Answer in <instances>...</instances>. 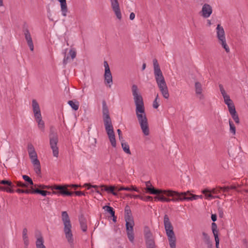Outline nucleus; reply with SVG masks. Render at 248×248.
Segmentation results:
<instances>
[{"instance_id": "nucleus-1", "label": "nucleus", "mask_w": 248, "mask_h": 248, "mask_svg": "<svg viewBox=\"0 0 248 248\" xmlns=\"http://www.w3.org/2000/svg\"><path fill=\"white\" fill-rule=\"evenodd\" d=\"M132 93L136 106V116L141 129L145 136H148L149 135V128L145 112L143 100L136 85L134 84L132 86Z\"/></svg>"}, {"instance_id": "nucleus-2", "label": "nucleus", "mask_w": 248, "mask_h": 248, "mask_svg": "<svg viewBox=\"0 0 248 248\" xmlns=\"http://www.w3.org/2000/svg\"><path fill=\"white\" fill-rule=\"evenodd\" d=\"M154 74L158 87L163 96L168 99L169 97L168 88L165 78L156 59L153 60Z\"/></svg>"}, {"instance_id": "nucleus-3", "label": "nucleus", "mask_w": 248, "mask_h": 248, "mask_svg": "<svg viewBox=\"0 0 248 248\" xmlns=\"http://www.w3.org/2000/svg\"><path fill=\"white\" fill-rule=\"evenodd\" d=\"M62 220L63 223V232L71 248H74V239L72 232V224L69 217L66 211L62 212Z\"/></svg>"}, {"instance_id": "nucleus-4", "label": "nucleus", "mask_w": 248, "mask_h": 248, "mask_svg": "<svg viewBox=\"0 0 248 248\" xmlns=\"http://www.w3.org/2000/svg\"><path fill=\"white\" fill-rule=\"evenodd\" d=\"M164 224L170 248H176V237L173 228L167 215L164 217Z\"/></svg>"}, {"instance_id": "nucleus-5", "label": "nucleus", "mask_w": 248, "mask_h": 248, "mask_svg": "<svg viewBox=\"0 0 248 248\" xmlns=\"http://www.w3.org/2000/svg\"><path fill=\"white\" fill-rule=\"evenodd\" d=\"M28 151L31 162L33 166V169L37 175L41 174V165L39 160L38 159L37 153L33 145L31 143L28 145Z\"/></svg>"}, {"instance_id": "nucleus-6", "label": "nucleus", "mask_w": 248, "mask_h": 248, "mask_svg": "<svg viewBox=\"0 0 248 248\" xmlns=\"http://www.w3.org/2000/svg\"><path fill=\"white\" fill-rule=\"evenodd\" d=\"M31 106L34 114V117L38 124V128L42 131H44L45 128V123L42 120L39 105L35 99H33L32 100Z\"/></svg>"}, {"instance_id": "nucleus-7", "label": "nucleus", "mask_w": 248, "mask_h": 248, "mask_svg": "<svg viewBox=\"0 0 248 248\" xmlns=\"http://www.w3.org/2000/svg\"><path fill=\"white\" fill-rule=\"evenodd\" d=\"M216 32L218 44L225 49L226 53H229L230 49L226 42L225 31L220 24L217 25Z\"/></svg>"}, {"instance_id": "nucleus-8", "label": "nucleus", "mask_w": 248, "mask_h": 248, "mask_svg": "<svg viewBox=\"0 0 248 248\" xmlns=\"http://www.w3.org/2000/svg\"><path fill=\"white\" fill-rule=\"evenodd\" d=\"M169 195V196L173 197L176 196L179 197V201H192L197 200L198 197L196 195H193L189 191L184 192H178L176 191L171 190V191L166 192Z\"/></svg>"}, {"instance_id": "nucleus-9", "label": "nucleus", "mask_w": 248, "mask_h": 248, "mask_svg": "<svg viewBox=\"0 0 248 248\" xmlns=\"http://www.w3.org/2000/svg\"><path fill=\"white\" fill-rule=\"evenodd\" d=\"M49 144L52 150L54 156L57 157L59 155V148L57 146L58 142V136L57 133L51 131L49 135Z\"/></svg>"}, {"instance_id": "nucleus-10", "label": "nucleus", "mask_w": 248, "mask_h": 248, "mask_svg": "<svg viewBox=\"0 0 248 248\" xmlns=\"http://www.w3.org/2000/svg\"><path fill=\"white\" fill-rule=\"evenodd\" d=\"M125 221L126 222L125 227L127 237L130 242L133 243L134 241V226L135 224L134 219H125Z\"/></svg>"}, {"instance_id": "nucleus-11", "label": "nucleus", "mask_w": 248, "mask_h": 248, "mask_svg": "<svg viewBox=\"0 0 248 248\" xmlns=\"http://www.w3.org/2000/svg\"><path fill=\"white\" fill-rule=\"evenodd\" d=\"M104 66L105 67L104 78L105 83L108 84L110 87L112 84V77L110 71L109 67L107 61H104Z\"/></svg>"}, {"instance_id": "nucleus-12", "label": "nucleus", "mask_w": 248, "mask_h": 248, "mask_svg": "<svg viewBox=\"0 0 248 248\" xmlns=\"http://www.w3.org/2000/svg\"><path fill=\"white\" fill-rule=\"evenodd\" d=\"M111 7L114 13L117 18L119 20H121L122 18V14L120 10L119 3L118 0H109Z\"/></svg>"}, {"instance_id": "nucleus-13", "label": "nucleus", "mask_w": 248, "mask_h": 248, "mask_svg": "<svg viewBox=\"0 0 248 248\" xmlns=\"http://www.w3.org/2000/svg\"><path fill=\"white\" fill-rule=\"evenodd\" d=\"M23 31L25 36V39L27 42L28 45L30 47V50L31 51H33L34 50V46L29 29L27 28H24Z\"/></svg>"}, {"instance_id": "nucleus-14", "label": "nucleus", "mask_w": 248, "mask_h": 248, "mask_svg": "<svg viewBox=\"0 0 248 248\" xmlns=\"http://www.w3.org/2000/svg\"><path fill=\"white\" fill-rule=\"evenodd\" d=\"M143 233L145 242L155 239V237L149 227L147 226L144 227Z\"/></svg>"}, {"instance_id": "nucleus-15", "label": "nucleus", "mask_w": 248, "mask_h": 248, "mask_svg": "<svg viewBox=\"0 0 248 248\" xmlns=\"http://www.w3.org/2000/svg\"><path fill=\"white\" fill-rule=\"evenodd\" d=\"M201 13L203 17H209L212 13V7L208 4H204L202 6Z\"/></svg>"}, {"instance_id": "nucleus-16", "label": "nucleus", "mask_w": 248, "mask_h": 248, "mask_svg": "<svg viewBox=\"0 0 248 248\" xmlns=\"http://www.w3.org/2000/svg\"><path fill=\"white\" fill-rule=\"evenodd\" d=\"M220 92L224 98V102L226 105L232 103V101L230 99V96L228 95L224 90L223 86L221 84L219 85Z\"/></svg>"}, {"instance_id": "nucleus-17", "label": "nucleus", "mask_w": 248, "mask_h": 248, "mask_svg": "<svg viewBox=\"0 0 248 248\" xmlns=\"http://www.w3.org/2000/svg\"><path fill=\"white\" fill-rule=\"evenodd\" d=\"M147 191L152 194H164L169 196V195L166 192L171 191L170 190H159L156 189L154 187H147Z\"/></svg>"}, {"instance_id": "nucleus-18", "label": "nucleus", "mask_w": 248, "mask_h": 248, "mask_svg": "<svg viewBox=\"0 0 248 248\" xmlns=\"http://www.w3.org/2000/svg\"><path fill=\"white\" fill-rule=\"evenodd\" d=\"M102 113L103 120L110 119L108 108L105 100L102 101Z\"/></svg>"}, {"instance_id": "nucleus-19", "label": "nucleus", "mask_w": 248, "mask_h": 248, "mask_svg": "<svg viewBox=\"0 0 248 248\" xmlns=\"http://www.w3.org/2000/svg\"><path fill=\"white\" fill-rule=\"evenodd\" d=\"M105 129L107 134L114 132L111 119L104 120Z\"/></svg>"}, {"instance_id": "nucleus-20", "label": "nucleus", "mask_w": 248, "mask_h": 248, "mask_svg": "<svg viewBox=\"0 0 248 248\" xmlns=\"http://www.w3.org/2000/svg\"><path fill=\"white\" fill-rule=\"evenodd\" d=\"M61 5V10L62 16H66L68 12V8L66 0H58Z\"/></svg>"}, {"instance_id": "nucleus-21", "label": "nucleus", "mask_w": 248, "mask_h": 248, "mask_svg": "<svg viewBox=\"0 0 248 248\" xmlns=\"http://www.w3.org/2000/svg\"><path fill=\"white\" fill-rule=\"evenodd\" d=\"M100 187H102L101 190L102 191L105 190L108 192V193H111L113 195L115 196L118 195L117 193L114 191L115 187L114 186H110L109 187H108L107 186L105 185H101Z\"/></svg>"}, {"instance_id": "nucleus-22", "label": "nucleus", "mask_w": 248, "mask_h": 248, "mask_svg": "<svg viewBox=\"0 0 248 248\" xmlns=\"http://www.w3.org/2000/svg\"><path fill=\"white\" fill-rule=\"evenodd\" d=\"M67 187L68 186H67V185L64 186L62 190H60L57 193L63 196H72L73 195L74 192L68 191L67 189Z\"/></svg>"}, {"instance_id": "nucleus-23", "label": "nucleus", "mask_w": 248, "mask_h": 248, "mask_svg": "<svg viewBox=\"0 0 248 248\" xmlns=\"http://www.w3.org/2000/svg\"><path fill=\"white\" fill-rule=\"evenodd\" d=\"M133 218L131 211L130 207L128 205H126L124 208V219H132Z\"/></svg>"}, {"instance_id": "nucleus-24", "label": "nucleus", "mask_w": 248, "mask_h": 248, "mask_svg": "<svg viewBox=\"0 0 248 248\" xmlns=\"http://www.w3.org/2000/svg\"><path fill=\"white\" fill-rule=\"evenodd\" d=\"M36 246L37 248H46L44 245V239L42 236H40L37 238Z\"/></svg>"}, {"instance_id": "nucleus-25", "label": "nucleus", "mask_w": 248, "mask_h": 248, "mask_svg": "<svg viewBox=\"0 0 248 248\" xmlns=\"http://www.w3.org/2000/svg\"><path fill=\"white\" fill-rule=\"evenodd\" d=\"M79 223L80 225V228L82 231L84 232H86L87 229V226L86 224V220L83 217H81L79 218Z\"/></svg>"}, {"instance_id": "nucleus-26", "label": "nucleus", "mask_w": 248, "mask_h": 248, "mask_svg": "<svg viewBox=\"0 0 248 248\" xmlns=\"http://www.w3.org/2000/svg\"><path fill=\"white\" fill-rule=\"evenodd\" d=\"M195 89L196 94H201V93L202 92L203 90L202 84L198 81L195 82Z\"/></svg>"}, {"instance_id": "nucleus-27", "label": "nucleus", "mask_w": 248, "mask_h": 248, "mask_svg": "<svg viewBox=\"0 0 248 248\" xmlns=\"http://www.w3.org/2000/svg\"><path fill=\"white\" fill-rule=\"evenodd\" d=\"M202 193L205 194L206 198L208 199H215L220 198L219 196H214L212 193H210V190L205 189L202 191Z\"/></svg>"}, {"instance_id": "nucleus-28", "label": "nucleus", "mask_w": 248, "mask_h": 248, "mask_svg": "<svg viewBox=\"0 0 248 248\" xmlns=\"http://www.w3.org/2000/svg\"><path fill=\"white\" fill-rule=\"evenodd\" d=\"M108 135L112 146L115 147L116 146V142L114 132L108 134Z\"/></svg>"}, {"instance_id": "nucleus-29", "label": "nucleus", "mask_w": 248, "mask_h": 248, "mask_svg": "<svg viewBox=\"0 0 248 248\" xmlns=\"http://www.w3.org/2000/svg\"><path fill=\"white\" fill-rule=\"evenodd\" d=\"M118 191L126 190V191H135L139 192V190L135 186H132L130 187L121 186L118 189Z\"/></svg>"}, {"instance_id": "nucleus-30", "label": "nucleus", "mask_w": 248, "mask_h": 248, "mask_svg": "<svg viewBox=\"0 0 248 248\" xmlns=\"http://www.w3.org/2000/svg\"><path fill=\"white\" fill-rule=\"evenodd\" d=\"M202 235L203 236V239L205 243L209 246H212V242L211 241L210 237L208 235V234L205 232H202Z\"/></svg>"}, {"instance_id": "nucleus-31", "label": "nucleus", "mask_w": 248, "mask_h": 248, "mask_svg": "<svg viewBox=\"0 0 248 248\" xmlns=\"http://www.w3.org/2000/svg\"><path fill=\"white\" fill-rule=\"evenodd\" d=\"M122 147L123 151L128 155H131V151L129 149V146L127 143L125 142H122Z\"/></svg>"}, {"instance_id": "nucleus-32", "label": "nucleus", "mask_w": 248, "mask_h": 248, "mask_svg": "<svg viewBox=\"0 0 248 248\" xmlns=\"http://www.w3.org/2000/svg\"><path fill=\"white\" fill-rule=\"evenodd\" d=\"M31 193H37V194H41V195H42L43 196H46L47 195L50 194V192L47 191L40 190L39 189H36L34 190H32L31 192Z\"/></svg>"}, {"instance_id": "nucleus-33", "label": "nucleus", "mask_w": 248, "mask_h": 248, "mask_svg": "<svg viewBox=\"0 0 248 248\" xmlns=\"http://www.w3.org/2000/svg\"><path fill=\"white\" fill-rule=\"evenodd\" d=\"M68 104L74 110H77L78 109L79 103L78 102L70 100L68 101Z\"/></svg>"}, {"instance_id": "nucleus-34", "label": "nucleus", "mask_w": 248, "mask_h": 248, "mask_svg": "<svg viewBox=\"0 0 248 248\" xmlns=\"http://www.w3.org/2000/svg\"><path fill=\"white\" fill-rule=\"evenodd\" d=\"M145 243L146 248H156L155 239L145 242Z\"/></svg>"}, {"instance_id": "nucleus-35", "label": "nucleus", "mask_w": 248, "mask_h": 248, "mask_svg": "<svg viewBox=\"0 0 248 248\" xmlns=\"http://www.w3.org/2000/svg\"><path fill=\"white\" fill-rule=\"evenodd\" d=\"M229 123L230 126V132L232 134V135H235L236 134L235 126L232 121L229 120Z\"/></svg>"}, {"instance_id": "nucleus-36", "label": "nucleus", "mask_w": 248, "mask_h": 248, "mask_svg": "<svg viewBox=\"0 0 248 248\" xmlns=\"http://www.w3.org/2000/svg\"><path fill=\"white\" fill-rule=\"evenodd\" d=\"M230 114L232 117V118L233 119L234 122L236 124H239V117L236 113V110L230 113Z\"/></svg>"}, {"instance_id": "nucleus-37", "label": "nucleus", "mask_w": 248, "mask_h": 248, "mask_svg": "<svg viewBox=\"0 0 248 248\" xmlns=\"http://www.w3.org/2000/svg\"><path fill=\"white\" fill-rule=\"evenodd\" d=\"M22 239L24 242V244L26 247L27 248L28 246L29 245V240L28 235H22Z\"/></svg>"}, {"instance_id": "nucleus-38", "label": "nucleus", "mask_w": 248, "mask_h": 248, "mask_svg": "<svg viewBox=\"0 0 248 248\" xmlns=\"http://www.w3.org/2000/svg\"><path fill=\"white\" fill-rule=\"evenodd\" d=\"M212 230L214 234V237L216 236H218L217 231V226L216 224L214 222L212 224Z\"/></svg>"}, {"instance_id": "nucleus-39", "label": "nucleus", "mask_w": 248, "mask_h": 248, "mask_svg": "<svg viewBox=\"0 0 248 248\" xmlns=\"http://www.w3.org/2000/svg\"><path fill=\"white\" fill-rule=\"evenodd\" d=\"M0 183V184L7 185L11 188H13L15 186L14 185L12 184V183L8 180H1Z\"/></svg>"}, {"instance_id": "nucleus-40", "label": "nucleus", "mask_w": 248, "mask_h": 248, "mask_svg": "<svg viewBox=\"0 0 248 248\" xmlns=\"http://www.w3.org/2000/svg\"><path fill=\"white\" fill-rule=\"evenodd\" d=\"M22 178L29 184H30L31 185H33V183L32 179L28 176L26 175H23L22 176Z\"/></svg>"}, {"instance_id": "nucleus-41", "label": "nucleus", "mask_w": 248, "mask_h": 248, "mask_svg": "<svg viewBox=\"0 0 248 248\" xmlns=\"http://www.w3.org/2000/svg\"><path fill=\"white\" fill-rule=\"evenodd\" d=\"M227 106L228 108V110H229L230 113L236 110L235 106H234L233 102L230 104L227 105Z\"/></svg>"}, {"instance_id": "nucleus-42", "label": "nucleus", "mask_w": 248, "mask_h": 248, "mask_svg": "<svg viewBox=\"0 0 248 248\" xmlns=\"http://www.w3.org/2000/svg\"><path fill=\"white\" fill-rule=\"evenodd\" d=\"M105 208L106 209V211H107V212H108L111 216H114V215H115V212L112 207L109 206H106Z\"/></svg>"}, {"instance_id": "nucleus-43", "label": "nucleus", "mask_w": 248, "mask_h": 248, "mask_svg": "<svg viewBox=\"0 0 248 248\" xmlns=\"http://www.w3.org/2000/svg\"><path fill=\"white\" fill-rule=\"evenodd\" d=\"M0 189L2 190V191H6L7 192H9V193H14V190L12 188H11V187H4V186H0Z\"/></svg>"}, {"instance_id": "nucleus-44", "label": "nucleus", "mask_w": 248, "mask_h": 248, "mask_svg": "<svg viewBox=\"0 0 248 248\" xmlns=\"http://www.w3.org/2000/svg\"><path fill=\"white\" fill-rule=\"evenodd\" d=\"M83 186L84 187H86L88 189H90L92 187L97 188L98 187V186H97V185H91L90 184H88V183L85 184L83 185Z\"/></svg>"}, {"instance_id": "nucleus-45", "label": "nucleus", "mask_w": 248, "mask_h": 248, "mask_svg": "<svg viewBox=\"0 0 248 248\" xmlns=\"http://www.w3.org/2000/svg\"><path fill=\"white\" fill-rule=\"evenodd\" d=\"M125 196L130 197V198H134L135 199L140 198L141 200H143V197H141L139 195H132L130 194H125Z\"/></svg>"}, {"instance_id": "nucleus-46", "label": "nucleus", "mask_w": 248, "mask_h": 248, "mask_svg": "<svg viewBox=\"0 0 248 248\" xmlns=\"http://www.w3.org/2000/svg\"><path fill=\"white\" fill-rule=\"evenodd\" d=\"M165 198L164 196L162 195H159L158 196H156L155 198V201H159L162 202H165Z\"/></svg>"}, {"instance_id": "nucleus-47", "label": "nucleus", "mask_w": 248, "mask_h": 248, "mask_svg": "<svg viewBox=\"0 0 248 248\" xmlns=\"http://www.w3.org/2000/svg\"><path fill=\"white\" fill-rule=\"evenodd\" d=\"M69 55H70L71 59H74L76 56V52L74 49H71L69 51Z\"/></svg>"}, {"instance_id": "nucleus-48", "label": "nucleus", "mask_w": 248, "mask_h": 248, "mask_svg": "<svg viewBox=\"0 0 248 248\" xmlns=\"http://www.w3.org/2000/svg\"><path fill=\"white\" fill-rule=\"evenodd\" d=\"M171 201L173 202L179 201V197H177V198H172V199L165 198V202H170Z\"/></svg>"}, {"instance_id": "nucleus-49", "label": "nucleus", "mask_w": 248, "mask_h": 248, "mask_svg": "<svg viewBox=\"0 0 248 248\" xmlns=\"http://www.w3.org/2000/svg\"><path fill=\"white\" fill-rule=\"evenodd\" d=\"M16 186L22 187H27L28 185L26 184H24V183L22 182H16Z\"/></svg>"}, {"instance_id": "nucleus-50", "label": "nucleus", "mask_w": 248, "mask_h": 248, "mask_svg": "<svg viewBox=\"0 0 248 248\" xmlns=\"http://www.w3.org/2000/svg\"><path fill=\"white\" fill-rule=\"evenodd\" d=\"M64 186H60V185H54L52 187V189L59 190V191L62 190V188Z\"/></svg>"}, {"instance_id": "nucleus-51", "label": "nucleus", "mask_w": 248, "mask_h": 248, "mask_svg": "<svg viewBox=\"0 0 248 248\" xmlns=\"http://www.w3.org/2000/svg\"><path fill=\"white\" fill-rule=\"evenodd\" d=\"M159 100H157L156 99H155V100L153 102V107L155 108H157L159 107V104H158Z\"/></svg>"}, {"instance_id": "nucleus-52", "label": "nucleus", "mask_w": 248, "mask_h": 248, "mask_svg": "<svg viewBox=\"0 0 248 248\" xmlns=\"http://www.w3.org/2000/svg\"><path fill=\"white\" fill-rule=\"evenodd\" d=\"M216 248H219V240L218 236L215 237Z\"/></svg>"}, {"instance_id": "nucleus-53", "label": "nucleus", "mask_w": 248, "mask_h": 248, "mask_svg": "<svg viewBox=\"0 0 248 248\" xmlns=\"http://www.w3.org/2000/svg\"><path fill=\"white\" fill-rule=\"evenodd\" d=\"M74 193H75L76 196H81L85 195V193L84 192H82V191H76Z\"/></svg>"}, {"instance_id": "nucleus-54", "label": "nucleus", "mask_w": 248, "mask_h": 248, "mask_svg": "<svg viewBox=\"0 0 248 248\" xmlns=\"http://www.w3.org/2000/svg\"><path fill=\"white\" fill-rule=\"evenodd\" d=\"M220 192V189H217L216 188H213L211 190H210V193L213 194H217Z\"/></svg>"}, {"instance_id": "nucleus-55", "label": "nucleus", "mask_w": 248, "mask_h": 248, "mask_svg": "<svg viewBox=\"0 0 248 248\" xmlns=\"http://www.w3.org/2000/svg\"><path fill=\"white\" fill-rule=\"evenodd\" d=\"M218 188H219L220 190H223L224 192L228 191L229 189V186H224V187H221L218 186Z\"/></svg>"}, {"instance_id": "nucleus-56", "label": "nucleus", "mask_w": 248, "mask_h": 248, "mask_svg": "<svg viewBox=\"0 0 248 248\" xmlns=\"http://www.w3.org/2000/svg\"><path fill=\"white\" fill-rule=\"evenodd\" d=\"M69 59V56H66V54H65L64 58L63 59V63L64 65H65L67 63Z\"/></svg>"}, {"instance_id": "nucleus-57", "label": "nucleus", "mask_w": 248, "mask_h": 248, "mask_svg": "<svg viewBox=\"0 0 248 248\" xmlns=\"http://www.w3.org/2000/svg\"><path fill=\"white\" fill-rule=\"evenodd\" d=\"M200 100H203L204 99V95L202 93V92L201 93V94H196Z\"/></svg>"}, {"instance_id": "nucleus-58", "label": "nucleus", "mask_w": 248, "mask_h": 248, "mask_svg": "<svg viewBox=\"0 0 248 248\" xmlns=\"http://www.w3.org/2000/svg\"><path fill=\"white\" fill-rule=\"evenodd\" d=\"M152 200H153V198L152 197L148 196H146L144 198H143L142 200L145 201H152Z\"/></svg>"}, {"instance_id": "nucleus-59", "label": "nucleus", "mask_w": 248, "mask_h": 248, "mask_svg": "<svg viewBox=\"0 0 248 248\" xmlns=\"http://www.w3.org/2000/svg\"><path fill=\"white\" fill-rule=\"evenodd\" d=\"M135 17V15L134 13L132 12L130 13L129 16V18L130 20H133Z\"/></svg>"}, {"instance_id": "nucleus-60", "label": "nucleus", "mask_w": 248, "mask_h": 248, "mask_svg": "<svg viewBox=\"0 0 248 248\" xmlns=\"http://www.w3.org/2000/svg\"><path fill=\"white\" fill-rule=\"evenodd\" d=\"M67 186L68 187H73V188H77V187H78L79 186H80L79 185H75V184H72V185H67Z\"/></svg>"}, {"instance_id": "nucleus-61", "label": "nucleus", "mask_w": 248, "mask_h": 248, "mask_svg": "<svg viewBox=\"0 0 248 248\" xmlns=\"http://www.w3.org/2000/svg\"><path fill=\"white\" fill-rule=\"evenodd\" d=\"M28 229L26 228H24L22 231V235H28Z\"/></svg>"}, {"instance_id": "nucleus-62", "label": "nucleus", "mask_w": 248, "mask_h": 248, "mask_svg": "<svg viewBox=\"0 0 248 248\" xmlns=\"http://www.w3.org/2000/svg\"><path fill=\"white\" fill-rule=\"evenodd\" d=\"M217 216L216 214H212L211 215V219L214 222L217 220Z\"/></svg>"}, {"instance_id": "nucleus-63", "label": "nucleus", "mask_w": 248, "mask_h": 248, "mask_svg": "<svg viewBox=\"0 0 248 248\" xmlns=\"http://www.w3.org/2000/svg\"><path fill=\"white\" fill-rule=\"evenodd\" d=\"M39 187L42 188V189H46L49 188V186L44 185H40L38 186Z\"/></svg>"}, {"instance_id": "nucleus-64", "label": "nucleus", "mask_w": 248, "mask_h": 248, "mask_svg": "<svg viewBox=\"0 0 248 248\" xmlns=\"http://www.w3.org/2000/svg\"><path fill=\"white\" fill-rule=\"evenodd\" d=\"M16 192L18 193H23L25 191H24V189H17L16 190Z\"/></svg>"}]
</instances>
